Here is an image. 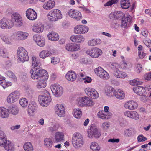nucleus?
Instances as JSON below:
<instances>
[{
	"instance_id": "obj_1",
	"label": "nucleus",
	"mask_w": 151,
	"mask_h": 151,
	"mask_svg": "<svg viewBox=\"0 0 151 151\" xmlns=\"http://www.w3.org/2000/svg\"><path fill=\"white\" fill-rule=\"evenodd\" d=\"M41 94L38 95L39 104L42 106H47L51 101V98L48 91L45 89H43L42 91H38Z\"/></svg>"
},
{
	"instance_id": "obj_2",
	"label": "nucleus",
	"mask_w": 151,
	"mask_h": 151,
	"mask_svg": "<svg viewBox=\"0 0 151 151\" xmlns=\"http://www.w3.org/2000/svg\"><path fill=\"white\" fill-rule=\"evenodd\" d=\"M48 78V75L45 70L42 69L38 70V89L44 88L46 86L45 81Z\"/></svg>"
},
{
	"instance_id": "obj_3",
	"label": "nucleus",
	"mask_w": 151,
	"mask_h": 151,
	"mask_svg": "<svg viewBox=\"0 0 151 151\" xmlns=\"http://www.w3.org/2000/svg\"><path fill=\"white\" fill-rule=\"evenodd\" d=\"M72 142L74 147L76 149H79L83 145V138L80 133L76 132L73 135Z\"/></svg>"
},
{
	"instance_id": "obj_4",
	"label": "nucleus",
	"mask_w": 151,
	"mask_h": 151,
	"mask_svg": "<svg viewBox=\"0 0 151 151\" xmlns=\"http://www.w3.org/2000/svg\"><path fill=\"white\" fill-rule=\"evenodd\" d=\"M106 93L108 96L115 97L119 99H122L125 97V94L123 91L120 89H115L111 87H110L107 90Z\"/></svg>"
},
{
	"instance_id": "obj_5",
	"label": "nucleus",
	"mask_w": 151,
	"mask_h": 151,
	"mask_svg": "<svg viewBox=\"0 0 151 151\" xmlns=\"http://www.w3.org/2000/svg\"><path fill=\"white\" fill-rule=\"evenodd\" d=\"M31 63L32 68L30 73L31 77L33 79H38V58L34 55L32 56L31 58Z\"/></svg>"
},
{
	"instance_id": "obj_6",
	"label": "nucleus",
	"mask_w": 151,
	"mask_h": 151,
	"mask_svg": "<svg viewBox=\"0 0 151 151\" xmlns=\"http://www.w3.org/2000/svg\"><path fill=\"white\" fill-rule=\"evenodd\" d=\"M47 17L49 21L52 22L57 21L62 17L61 11L57 9L51 10L47 15Z\"/></svg>"
},
{
	"instance_id": "obj_7",
	"label": "nucleus",
	"mask_w": 151,
	"mask_h": 151,
	"mask_svg": "<svg viewBox=\"0 0 151 151\" xmlns=\"http://www.w3.org/2000/svg\"><path fill=\"white\" fill-rule=\"evenodd\" d=\"M11 19L13 26L14 25L17 27H20L22 25V17L18 13L16 12L13 13L11 15Z\"/></svg>"
},
{
	"instance_id": "obj_8",
	"label": "nucleus",
	"mask_w": 151,
	"mask_h": 151,
	"mask_svg": "<svg viewBox=\"0 0 151 151\" xmlns=\"http://www.w3.org/2000/svg\"><path fill=\"white\" fill-rule=\"evenodd\" d=\"M17 53L18 59L21 62H24L28 61L29 57L28 55V53L23 47H18Z\"/></svg>"
},
{
	"instance_id": "obj_9",
	"label": "nucleus",
	"mask_w": 151,
	"mask_h": 151,
	"mask_svg": "<svg viewBox=\"0 0 151 151\" xmlns=\"http://www.w3.org/2000/svg\"><path fill=\"white\" fill-rule=\"evenodd\" d=\"M29 34L22 31H18L14 32L11 35L13 39L17 40H24L27 38Z\"/></svg>"
},
{
	"instance_id": "obj_10",
	"label": "nucleus",
	"mask_w": 151,
	"mask_h": 151,
	"mask_svg": "<svg viewBox=\"0 0 151 151\" xmlns=\"http://www.w3.org/2000/svg\"><path fill=\"white\" fill-rule=\"evenodd\" d=\"M88 132V137L90 138L93 137L98 138L101 135V133L98 130L97 127L94 124L91 125Z\"/></svg>"
},
{
	"instance_id": "obj_11",
	"label": "nucleus",
	"mask_w": 151,
	"mask_h": 151,
	"mask_svg": "<svg viewBox=\"0 0 151 151\" xmlns=\"http://www.w3.org/2000/svg\"><path fill=\"white\" fill-rule=\"evenodd\" d=\"M20 92L17 91L11 93L7 97L6 101L9 104H12L17 101L19 98Z\"/></svg>"
},
{
	"instance_id": "obj_12",
	"label": "nucleus",
	"mask_w": 151,
	"mask_h": 151,
	"mask_svg": "<svg viewBox=\"0 0 151 151\" xmlns=\"http://www.w3.org/2000/svg\"><path fill=\"white\" fill-rule=\"evenodd\" d=\"M50 88L53 94L56 97H60L63 93V88L59 84H54L52 85L51 86Z\"/></svg>"
},
{
	"instance_id": "obj_13",
	"label": "nucleus",
	"mask_w": 151,
	"mask_h": 151,
	"mask_svg": "<svg viewBox=\"0 0 151 151\" xmlns=\"http://www.w3.org/2000/svg\"><path fill=\"white\" fill-rule=\"evenodd\" d=\"M94 104L91 99L88 97L84 96L79 98L78 105L80 106H91Z\"/></svg>"
},
{
	"instance_id": "obj_14",
	"label": "nucleus",
	"mask_w": 151,
	"mask_h": 151,
	"mask_svg": "<svg viewBox=\"0 0 151 151\" xmlns=\"http://www.w3.org/2000/svg\"><path fill=\"white\" fill-rule=\"evenodd\" d=\"M86 53L92 57L97 58L102 53V51L98 48H93L88 49L86 52Z\"/></svg>"
},
{
	"instance_id": "obj_15",
	"label": "nucleus",
	"mask_w": 151,
	"mask_h": 151,
	"mask_svg": "<svg viewBox=\"0 0 151 151\" xmlns=\"http://www.w3.org/2000/svg\"><path fill=\"white\" fill-rule=\"evenodd\" d=\"M95 73L100 78L107 79L109 78L108 73L101 67H99L95 70Z\"/></svg>"
},
{
	"instance_id": "obj_16",
	"label": "nucleus",
	"mask_w": 151,
	"mask_h": 151,
	"mask_svg": "<svg viewBox=\"0 0 151 151\" xmlns=\"http://www.w3.org/2000/svg\"><path fill=\"white\" fill-rule=\"evenodd\" d=\"M86 93L88 96L93 99H96L99 97V94L97 91L95 89L88 87L85 89Z\"/></svg>"
},
{
	"instance_id": "obj_17",
	"label": "nucleus",
	"mask_w": 151,
	"mask_h": 151,
	"mask_svg": "<svg viewBox=\"0 0 151 151\" xmlns=\"http://www.w3.org/2000/svg\"><path fill=\"white\" fill-rule=\"evenodd\" d=\"M26 15L27 18L31 20H34L37 17L36 12L31 8H29L26 10Z\"/></svg>"
},
{
	"instance_id": "obj_18",
	"label": "nucleus",
	"mask_w": 151,
	"mask_h": 151,
	"mask_svg": "<svg viewBox=\"0 0 151 151\" xmlns=\"http://www.w3.org/2000/svg\"><path fill=\"white\" fill-rule=\"evenodd\" d=\"M68 15L72 18H75L78 21L82 18L81 13L78 11L75 10L73 9H70L68 12Z\"/></svg>"
},
{
	"instance_id": "obj_19",
	"label": "nucleus",
	"mask_w": 151,
	"mask_h": 151,
	"mask_svg": "<svg viewBox=\"0 0 151 151\" xmlns=\"http://www.w3.org/2000/svg\"><path fill=\"white\" fill-rule=\"evenodd\" d=\"M88 29V27L86 26L78 25L75 27L74 32L77 34H83L87 32Z\"/></svg>"
},
{
	"instance_id": "obj_20",
	"label": "nucleus",
	"mask_w": 151,
	"mask_h": 151,
	"mask_svg": "<svg viewBox=\"0 0 151 151\" xmlns=\"http://www.w3.org/2000/svg\"><path fill=\"white\" fill-rule=\"evenodd\" d=\"M66 49L69 51L74 52L79 50L80 49V45L77 44L69 43L66 45Z\"/></svg>"
},
{
	"instance_id": "obj_21",
	"label": "nucleus",
	"mask_w": 151,
	"mask_h": 151,
	"mask_svg": "<svg viewBox=\"0 0 151 151\" xmlns=\"http://www.w3.org/2000/svg\"><path fill=\"white\" fill-rule=\"evenodd\" d=\"M65 110L64 107L61 104H57L55 107V113L60 117L64 115L65 113Z\"/></svg>"
},
{
	"instance_id": "obj_22",
	"label": "nucleus",
	"mask_w": 151,
	"mask_h": 151,
	"mask_svg": "<svg viewBox=\"0 0 151 151\" xmlns=\"http://www.w3.org/2000/svg\"><path fill=\"white\" fill-rule=\"evenodd\" d=\"M124 107L126 109L132 110L137 108L138 104L134 101L131 100L127 102L124 105Z\"/></svg>"
},
{
	"instance_id": "obj_23",
	"label": "nucleus",
	"mask_w": 151,
	"mask_h": 151,
	"mask_svg": "<svg viewBox=\"0 0 151 151\" xmlns=\"http://www.w3.org/2000/svg\"><path fill=\"white\" fill-rule=\"evenodd\" d=\"M134 91L137 94L140 96H145L146 94L145 89L141 86L134 87L133 88Z\"/></svg>"
},
{
	"instance_id": "obj_24",
	"label": "nucleus",
	"mask_w": 151,
	"mask_h": 151,
	"mask_svg": "<svg viewBox=\"0 0 151 151\" xmlns=\"http://www.w3.org/2000/svg\"><path fill=\"white\" fill-rule=\"evenodd\" d=\"M124 114L126 116L135 120L138 119L139 118V114L135 111H126L124 113Z\"/></svg>"
},
{
	"instance_id": "obj_25",
	"label": "nucleus",
	"mask_w": 151,
	"mask_h": 151,
	"mask_svg": "<svg viewBox=\"0 0 151 151\" xmlns=\"http://www.w3.org/2000/svg\"><path fill=\"white\" fill-rule=\"evenodd\" d=\"M37 109V105L36 104L33 102L29 104L28 109V114L30 116H33L34 113Z\"/></svg>"
},
{
	"instance_id": "obj_26",
	"label": "nucleus",
	"mask_w": 151,
	"mask_h": 151,
	"mask_svg": "<svg viewBox=\"0 0 151 151\" xmlns=\"http://www.w3.org/2000/svg\"><path fill=\"white\" fill-rule=\"evenodd\" d=\"M3 145L5 149L8 151H14V144L9 141L6 140Z\"/></svg>"
},
{
	"instance_id": "obj_27",
	"label": "nucleus",
	"mask_w": 151,
	"mask_h": 151,
	"mask_svg": "<svg viewBox=\"0 0 151 151\" xmlns=\"http://www.w3.org/2000/svg\"><path fill=\"white\" fill-rule=\"evenodd\" d=\"M66 78L67 80L70 81H73L76 78V74L73 71H68L65 75Z\"/></svg>"
},
{
	"instance_id": "obj_28",
	"label": "nucleus",
	"mask_w": 151,
	"mask_h": 151,
	"mask_svg": "<svg viewBox=\"0 0 151 151\" xmlns=\"http://www.w3.org/2000/svg\"><path fill=\"white\" fill-rule=\"evenodd\" d=\"M64 134L61 132H57L55 134L54 141L56 143L64 141Z\"/></svg>"
},
{
	"instance_id": "obj_29",
	"label": "nucleus",
	"mask_w": 151,
	"mask_h": 151,
	"mask_svg": "<svg viewBox=\"0 0 151 151\" xmlns=\"http://www.w3.org/2000/svg\"><path fill=\"white\" fill-rule=\"evenodd\" d=\"M55 5L54 0H49L47 2L44 4L43 7L45 9L50 10L52 9Z\"/></svg>"
},
{
	"instance_id": "obj_30",
	"label": "nucleus",
	"mask_w": 151,
	"mask_h": 151,
	"mask_svg": "<svg viewBox=\"0 0 151 151\" xmlns=\"http://www.w3.org/2000/svg\"><path fill=\"white\" fill-rule=\"evenodd\" d=\"M47 37L50 40L56 41L59 39V35L55 32L52 31L50 32L47 35Z\"/></svg>"
},
{
	"instance_id": "obj_31",
	"label": "nucleus",
	"mask_w": 151,
	"mask_h": 151,
	"mask_svg": "<svg viewBox=\"0 0 151 151\" xmlns=\"http://www.w3.org/2000/svg\"><path fill=\"white\" fill-rule=\"evenodd\" d=\"M70 39L73 42L76 43L83 42L84 40V37L81 35L71 36L70 37Z\"/></svg>"
},
{
	"instance_id": "obj_32",
	"label": "nucleus",
	"mask_w": 151,
	"mask_h": 151,
	"mask_svg": "<svg viewBox=\"0 0 151 151\" xmlns=\"http://www.w3.org/2000/svg\"><path fill=\"white\" fill-rule=\"evenodd\" d=\"M114 75L117 78H124L127 76L126 73L117 69L114 71Z\"/></svg>"
},
{
	"instance_id": "obj_33",
	"label": "nucleus",
	"mask_w": 151,
	"mask_h": 151,
	"mask_svg": "<svg viewBox=\"0 0 151 151\" xmlns=\"http://www.w3.org/2000/svg\"><path fill=\"white\" fill-rule=\"evenodd\" d=\"M1 38L2 40L6 44H10L12 42V40L13 39L12 37L11 38L7 35L4 34H1L0 35Z\"/></svg>"
},
{
	"instance_id": "obj_34",
	"label": "nucleus",
	"mask_w": 151,
	"mask_h": 151,
	"mask_svg": "<svg viewBox=\"0 0 151 151\" xmlns=\"http://www.w3.org/2000/svg\"><path fill=\"white\" fill-rule=\"evenodd\" d=\"M0 114L2 118L7 117L9 114V110L4 107L1 108H0Z\"/></svg>"
},
{
	"instance_id": "obj_35",
	"label": "nucleus",
	"mask_w": 151,
	"mask_h": 151,
	"mask_svg": "<svg viewBox=\"0 0 151 151\" xmlns=\"http://www.w3.org/2000/svg\"><path fill=\"white\" fill-rule=\"evenodd\" d=\"M112 17L115 19H119L123 18L125 16L123 12L120 11H115L112 14Z\"/></svg>"
},
{
	"instance_id": "obj_36",
	"label": "nucleus",
	"mask_w": 151,
	"mask_h": 151,
	"mask_svg": "<svg viewBox=\"0 0 151 151\" xmlns=\"http://www.w3.org/2000/svg\"><path fill=\"white\" fill-rule=\"evenodd\" d=\"M23 148L24 151H34L33 146L29 142H25L23 145Z\"/></svg>"
},
{
	"instance_id": "obj_37",
	"label": "nucleus",
	"mask_w": 151,
	"mask_h": 151,
	"mask_svg": "<svg viewBox=\"0 0 151 151\" xmlns=\"http://www.w3.org/2000/svg\"><path fill=\"white\" fill-rule=\"evenodd\" d=\"M130 5L129 0H121V6L122 8L125 9H127Z\"/></svg>"
},
{
	"instance_id": "obj_38",
	"label": "nucleus",
	"mask_w": 151,
	"mask_h": 151,
	"mask_svg": "<svg viewBox=\"0 0 151 151\" xmlns=\"http://www.w3.org/2000/svg\"><path fill=\"white\" fill-rule=\"evenodd\" d=\"M6 139V136L4 132L0 130V146H3Z\"/></svg>"
},
{
	"instance_id": "obj_39",
	"label": "nucleus",
	"mask_w": 151,
	"mask_h": 151,
	"mask_svg": "<svg viewBox=\"0 0 151 151\" xmlns=\"http://www.w3.org/2000/svg\"><path fill=\"white\" fill-rule=\"evenodd\" d=\"M6 74L12 81L14 82L16 81L17 78L13 72L10 70H9L6 73Z\"/></svg>"
},
{
	"instance_id": "obj_40",
	"label": "nucleus",
	"mask_w": 151,
	"mask_h": 151,
	"mask_svg": "<svg viewBox=\"0 0 151 151\" xmlns=\"http://www.w3.org/2000/svg\"><path fill=\"white\" fill-rule=\"evenodd\" d=\"M73 114L74 116L77 119L80 118L82 115V111L81 110L78 108L75 109L73 110Z\"/></svg>"
},
{
	"instance_id": "obj_41",
	"label": "nucleus",
	"mask_w": 151,
	"mask_h": 151,
	"mask_svg": "<svg viewBox=\"0 0 151 151\" xmlns=\"http://www.w3.org/2000/svg\"><path fill=\"white\" fill-rule=\"evenodd\" d=\"M9 111L13 115L17 114L19 112L18 108L15 106H10L9 109Z\"/></svg>"
},
{
	"instance_id": "obj_42",
	"label": "nucleus",
	"mask_w": 151,
	"mask_h": 151,
	"mask_svg": "<svg viewBox=\"0 0 151 151\" xmlns=\"http://www.w3.org/2000/svg\"><path fill=\"white\" fill-rule=\"evenodd\" d=\"M6 29H11L13 27V24L12 23L11 19H6L5 18Z\"/></svg>"
},
{
	"instance_id": "obj_43",
	"label": "nucleus",
	"mask_w": 151,
	"mask_h": 151,
	"mask_svg": "<svg viewBox=\"0 0 151 151\" xmlns=\"http://www.w3.org/2000/svg\"><path fill=\"white\" fill-rule=\"evenodd\" d=\"M90 148L93 151H99L100 149V147L97 143L93 142L90 146Z\"/></svg>"
},
{
	"instance_id": "obj_44",
	"label": "nucleus",
	"mask_w": 151,
	"mask_h": 151,
	"mask_svg": "<svg viewBox=\"0 0 151 151\" xmlns=\"http://www.w3.org/2000/svg\"><path fill=\"white\" fill-rule=\"evenodd\" d=\"M104 113L103 110L99 111L97 114L99 117L103 119H108V116Z\"/></svg>"
},
{
	"instance_id": "obj_45",
	"label": "nucleus",
	"mask_w": 151,
	"mask_h": 151,
	"mask_svg": "<svg viewBox=\"0 0 151 151\" xmlns=\"http://www.w3.org/2000/svg\"><path fill=\"white\" fill-rule=\"evenodd\" d=\"M129 17H124L122 19L121 21V26L122 27L124 28L127 27V22L129 19Z\"/></svg>"
},
{
	"instance_id": "obj_46",
	"label": "nucleus",
	"mask_w": 151,
	"mask_h": 151,
	"mask_svg": "<svg viewBox=\"0 0 151 151\" xmlns=\"http://www.w3.org/2000/svg\"><path fill=\"white\" fill-rule=\"evenodd\" d=\"M19 103L22 107H25L27 105L28 101L26 98H22L19 100Z\"/></svg>"
},
{
	"instance_id": "obj_47",
	"label": "nucleus",
	"mask_w": 151,
	"mask_h": 151,
	"mask_svg": "<svg viewBox=\"0 0 151 151\" xmlns=\"http://www.w3.org/2000/svg\"><path fill=\"white\" fill-rule=\"evenodd\" d=\"M45 145L47 147L51 148L52 145V142L51 139L50 138H46L44 140Z\"/></svg>"
},
{
	"instance_id": "obj_48",
	"label": "nucleus",
	"mask_w": 151,
	"mask_h": 151,
	"mask_svg": "<svg viewBox=\"0 0 151 151\" xmlns=\"http://www.w3.org/2000/svg\"><path fill=\"white\" fill-rule=\"evenodd\" d=\"M48 51L47 50H43L39 54L40 57L43 59L49 56L48 55Z\"/></svg>"
},
{
	"instance_id": "obj_49",
	"label": "nucleus",
	"mask_w": 151,
	"mask_h": 151,
	"mask_svg": "<svg viewBox=\"0 0 151 151\" xmlns=\"http://www.w3.org/2000/svg\"><path fill=\"white\" fill-rule=\"evenodd\" d=\"M132 134V129L129 128L126 129L124 132V135L127 137L131 136Z\"/></svg>"
},
{
	"instance_id": "obj_50",
	"label": "nucleus",
	"mask_w": 151,
	"mask_h": 151,
	"mask_svg": "<svg viewBox=\"0 0 151 151\" xmlns=\"http://www.w3.org/2000/svg\"><path fill=\"white\" fill-rule=\"evenodd\" d=\"M99 43L95 39H93L88 41V44L89 46H94Z\"/></svg>"
},
{
	"instance_id": "obj_51",
	"label": "nucleus",
	"mask_w": 151,
	"mask_h": 151,
	"mask_svg": "<svg viewBox=\"0 0 151 151\" xmlns=\"http://www.w3.org/2000/svg\"><path fill=\"white\" fill-rule=\"evenodd\" d=\"M138 142H140L145 141L147 140V138L144 137L142 135H140L137 137Z\"/></svg>"
},
{
	"instance_id": "obj_52",
	"label": "nucleus",
	"mask_w": 151,
	"mask_h": 151,
	"mask_svg": "<svg viewBox=\"0 0 151 151\" xmlns=\"http://www.w3.org/2000/svg\"><path fill=\"white\" fill-rule=\"evenodd\" d=\"M110 67L113 70L115 71L117 69H118L119 64L116 63H112L111 64Z\"/></svg>"
},
{
	"instance_id": "obj_53",
	"label": "nucleus",
	"mask_w": 151,
	"mask_h": 151,
	"mask_svg": "<svg viewBox=\"0 0 151 151\" xmlns=\"http://www.w3.org/2000/svg\"><path fill=\"white\" fill-rule=\"evenodd\" d=\"M51 59V63L54 65L59 63L60 60V59L57 57H52Z\"/></svg>"
},
{
	"instance_id": "obj_54",
	"label": "nucleus",
	"mask_w": 151,
	"mask_h": 151,
	"mask_svg": "<svg viewBox=\"0 0 151 151\" xmlns=\"http://www.w3.org/2000/svg\"><path fill=\"white\" fill-rule=\"evenodd\" d=\"M117 0H111L106 3L104 6H111L114 4L117 3Z\"/></svg>"
},
{
	"instance_id": "obj_55",
	"label": "nucleus",
	"mask_w": 151,
	"mask_h": 151,
	"mask_svg": "<svg viewBox=\"0 0 151 151\" xmlns=\"http://www.w3.org/2000/svg\"><path fill=\"white\" fill-rule=\"evenodd\" d=\"M5 24V18H4L0 20V28L3 29H6Z\"/></svg>"
},
{
	"instance_id": "obj_56",
	"label": "nucleus",
	"mask_w": 151,
	"mask_h": 151,
	"mask_svg": "<svg viewBox=\"0 0 151 151\" xmlns=\"http://www.w3.org/2000/svg\"><path fill=\"white\" fill-rule=\"evenodd\" d=\"M142 82L139 81L137 80L134 79L132 81V84L133 86H137L141 85L142 83Z\"/></svg>"
},
{
	"instance_id": "obj_57",
	"label": "nucleus",
	"mask_w": 151,
	"mask_h": 151,
	"mask_svg": "<svg viewBox=\"0 0 151 151\" xmlns=\"http://www.w3.org/2000/svg\"><path fill=\"white\" fill-rule=\"evenodd\" d=\"M145 45L149 48L151 47V40L150 39L144 41Z\"/></svg>"
},
{
	"instance_id": "obj_58",
	"label": "nucleus",
	"mask_w": 151,
	"mask_h": 151,
	"mask_svg": "<svg viewBox=\"0 0 151 151\" xmlns=\"http://www.w3.org/2000/svg\"><path fill=\"white\" fill-rule=\"evenodd\" d=\"M20 127V125L19 124L16 125L11 126L10 127V129L12 131H15L18 129Z\"/></svg>"
},
{
	"instance_id": "obj_59",
	"label": "nucleus",
	"mask_w": 151,
	"mask_h": 151,
	"mask_svg": "<svg viewBox=\"0 0 151 151\" xmlns=\"http://www.w3.org/2000/svg\"><path fill=\"white\" fill-rule=\"evenodd\" d=\"M41 39V40H38V46L41 47H43L45 45V41L43 37H42Z\"/></svg>"
},
{
	"instance_id": "obj_60",
	"label": "nucleus",
	"mask_w": 151,
	"mask_h": 151,
	"mask_svg": "<svg viewBox=\"0 0 151 151\" xmlns=\"http://www.w3.org/2000/svg\"><path fill=\"white\" fill-rule=\"evenodd\" d=\"M32 31L35 33H38V24L35 23L32 26Z\"/></svg>"
},
{
	"instance_id": "obj_61",
	"label": "nucleus",
	"mask_w": 151,
	"mask_h": 151,
	"mask_svg": "<svg viewBox=\"0 0 151 151\" xmlns=\"http://www.w3.org/2000/svg\"><path fill=\"white\" fill-rule=\"evenodd\" d=\"M138 54L139 57L140 59H143L147 55V54L144 53L143 51L138 52Z\"/></svg>"
},
{
	"instance_id": "obj_62",
	"label": "nucleus",
	"mask_w": 151,
	"mask_h": 151,
	"mask_svg": "<svg viewBox=\"0 0 151 151\" xmlns=\"http://www.w3.org/2000/svg\"><path fill=\"white\" fill-rule=\"evenodd\" d=\"M7 53L6 52L5 50L1 49L0 50V56L3 57H6L7 55Z\"/></svg>"
},
{
	"instance_id": "obj_63",
	"label": "nucleus",
	"mask_w": 151,
	"mask_h": 151,
	"mask_svg": "<svg viewBox=\"0 0 151 151\" xmlns=\"http://www.w3.org/2000/svg\"><path fill=\"white\" fill-rule=\"evenodd\" d=\"M136 69L137 72L139 73L142 70V65L140 64H137Z\"/></svg>"
},
{
	"instance_id": "obj_64",
	"label": "nucleus",
	"mask_w": 151,
	"mask_h": 151,
	"mask_svg": "<svg viewBox=\"0 0 151 151\" xmlns=\"http://www.w3.org/2000/svg\"><path fill=\"white\" fill-rule=\"evenodd\" d=\"M144 77L146 80H150L151 79V71L145 75Z\"/></svg>"
}]
</instances>
